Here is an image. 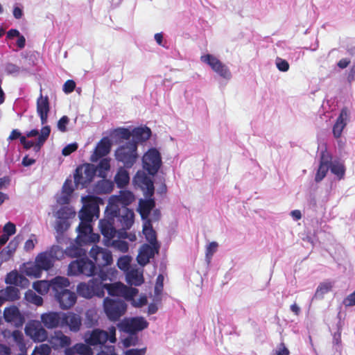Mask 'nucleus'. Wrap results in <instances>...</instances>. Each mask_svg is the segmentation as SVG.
I'll return each instance as SVG.
<instances>
[{
  "mask_svg": "<svg viewBox=\"0 0 355 355\" xmlns=\"http://www.w3.org/2000/svg\"><path fill=\"white\" fill-rule=\"evenodd\" d=\"M50 133L51 127L48 125L43 126L40 130V135L37 137L36 141L34 142L33 141L28 140L27 142L23 145L24 148L30 149L31 148L34 147V150L36 152L39 151L48 139Z\"/></svg>",
  "mask_w": 355,
  "mask_h": 355,
  "instance_id": "19",
  "label": "nucleus"
},
{
  "mask_svg": "<svg viewBox=\"0 0 355 355\" xmlns=\"http://www.w3.org/2000/svg\"><path fill=\"white\" fill-rule=\"evenodd\" d=\"M51 347L48 344H40L36 346L31 355H50Z\"/></svg>",
  "mask_w": 355,
  "mask_h": 355,
  "instance_id": "54",
  "label": "nucleus"
},
{
  "mask_svg": "<svg viewBox=\"0 0 355 355\" xmlns=\"http://www.w3.org/2000/svg\"><path fill=\"white\" fill-rule=\"evenodd\" d=\"M103 308L107 319L116 322L125 313L128 304L122 299L107 297L103 300Z\"/></svg>",
  "mask_w": 355,
  "mask_h": 355,
  "instance_id": "3",
  "label": "nucleus"
},
{
  "mask_svg": "<svg viewBox=\"0 0 355 355\" xmlns=\"http://www.w3.org/2000/svg\"><path fill=\"white\" fill-rule=\"evenodd\" d=\"M87 250L84 249L79 243L72 244L64 250L65 254L71 258L80 259L87 256Z\"/></svg>",
  "mask_w": 355,
  "mask_h": 355,
  "instance_id": "28",
  "label": "nucleus"
},
{
  "mask_svg": "<svg viewBox=\"0 0 355 355\" xmlns=\"http://www.w3.org/2000/svg\"><path fill=\"white\" fill-rule=\"evenodd\" d=\"M107 231L103 230L101 232L103 236V243L107 247H111L115 250L121 252H127L129 250V243L119 239H114V230H111L110 225L107 224Z\"/></svg>",
  "mask_w": 355,
  "mask_h": 355,
  "instance_id": "10",
  "label": "nucleus"
},
{
  "mask_svg": "<svg viewBox=\"0 0 355 355\" xmlns=\"http://www.w3.org/2000/svg\"><path fill=\"white\" fill-rule=\"evenodd\" d=\"M86 263L81 275L92 277H97L101 280H107L109 274L112 273V271H105L103 266H98V263H94L89 258L86 260Z\"/></svg>",
  "mask_w": 355,
  "mask_h": 355,
  "instance_id": "13",
  "label": "nucleus"
},
{
  "mask_svg": "<svg viewBox=\"0 0 355 355\" xmlns=\"http://www.w3.org/2000/svg\"><path fill=\"white\" fill-rule=\"evenodd\" d=\"M329 170V166L319 164L318 168L315 176V181L316 182H320V181H322L326 176Z\"/></svg>",
  "mask_w": 355,
  "mask_h": 355,
  "instance_id": "60",
  "label": "nucleus"
},
{
  "mask_svg": "<svg viewBox=\"0 0 355 355\" xmlns=\"http://www.w3.org/2000/svg\"><path fill=\"white\" fill-rule=\"evenodd\" d=\"M46 251L49 252L50 255H51L52 259L55 261V260L61 259L64 257V254H65L64 251L62 250V248L58 245H52L49 250Z\"/></svg>",
  "mask_w": 355,
  "mask_h": 355,
  "instance_id": "51",
  "label": "nucleus"
},
{
  "mask_svg": "<svg viewBox=\"0 0 355 355\" xmlns=\"http://www.w3.org/2000/svg\"><path fill=\"white\" fill-rule=\"evenodd\" d=\"M200 59L222 78L227 81L232 78V75L229 67L214 55L207 53L202 55Z\"/></svg>",
  "mask_w": 355,
  "mask_h": 355,
  "instance_id": "9",
  "label": "nucleus"
},
{
  "mask_svg": "<svg viewBox=\"0 0 355 355\" xmlns=\"http://www.w3.org/2000/svg\"><path fill=\"white\" fill-rule=\"evenodd\" d=\"M65 318V313L62 311H48L42 313L40 317L41 322L49 329L63 328V324L66 322Z\"/></svg>",
  "mask_w": 355,
  "mask_h": 355,
  "instance_id": "11",
  "label": "nucleus"
},
{
  "mask_svg": "<svg viewBox=\"0 0 355 355\" xmlns=\"http://www.w3.org/2000/svg\"><path fill=\"white\" fill-rule=\"evenodd\" d=\"M55 300L62 310H67L72 307L77 301L76 294L69 289L58 293Z\"/></svg>",
  "mask_w": 355,
  "mask_h": 355,
  "instance_id": "16",
  "label": "nucleus"
},
{
  "mask_svg": "<svg viewBox=\"0 0 355 355\" xmlns=\"http://www.w3.org/2000/svg\"><path fill=\"white\" fill-rule=\"evenodd\" d=\"M112 200L110 199L109 205L106 207L105 218L99 220L98 227L101 232H103L104 230L107 231V224L110 225L111 230H114V220L120 215L121 209L117 205H110Z\"/></svg>",
  "mask_w": 355,
  "mask_h": 355,
  "instance_id": "14",
  "label": "nucleus"
},
{
  "mask_svg": "<svg viewBox=\"0 0 355 355\" xmlns=\"http://www.w3.org/2000/svg\"><path fill=\"white\" fill-rule=\"evenodd\" d=\"M95 166L96 167L97 176L104 179L110 170V159L109 158H102Z\"/></svg>",
  "mask_w": 355,
  "mask_h": 355,
  "instance_id": "31",
  "label": "nucleus"
},
{
  "mask_svg": "<svg viewBox=\"0 0 355 355\" xmlns=\"http://www.w3.org/2000/svg\"><path fill=\"white\" fill-rule=\"evenodd\" d=\"M50 288L54 293V297L61 291H64L70 286V282L67 277L56 276L49 280Z\"/></svg>",
  "mask_w": 355,
  "mask_h": 355,
  "instance_id": "22",
  "label": "nucleus"
},
{
  "mask_svg": "<svg viewBox=\"0 0 355 355\" xmlns=\"http://www.w3.org/2000/svg\"><path fill=\"white\" fill-rule=\"evenodd\" d=\"M130 261H131V257L130 256H128V255L121 256L118 259L117 262H116V266L120 270H121L123 271H125L130 266Z\"/></svg>",
  "mask_w": 355,
  "mask_h": 355,
  "instance_id": "57",
  "label": "nucleus"
},
{
  "mask_svg": "<svg viewBox=\"0 0 355 355\" xmlns=\"http://www.w3.org/2000/svg\"><path fill=\"white\" fill-rule=\"evenodd\" d=\"M104 281L99 278H92L87 283L81 282L77 286V293L80 296L87 299H91L94 296L103 297L105 290L110 294L109 284H104Z\"/></svg>",
  "mask_w": 355,
  "mask_h": 355,
  "instance_id": "2",
  "label": "nucleus"
},
{
  "mask_svg": "<svg viewBox=\"0 0 355 355\" xmlns=\"http://www.w3.org/2000/svg\"><path fill=\"white\" fill-rule=\"evenodd\" d=\"M349 118V112L347 107H343L333 125L332 132L334 138L339 139L341 137L344 128L347 125Z\"/></svg>",
  "mask_w": 355,
  "mask_h": 355,
  "instance_id": "18",
  "label": "nucleus"
},
{
  "mask_svg": "<svg viewBox=\"0 0 355 355\" xmlns=\"http://www.w3.org/2000/svg\"><path fill=\"white\" fill-rule=\"evenodd\" d=\"M334 162L331 154L327 150H322L320 153V162L319 164L330 166Z\"/></svg>",
  "mask_w": 355,
  "mask_h": 355,
  "instance_id": "53",
  "label": "nucleus"
},
{
  "mask_svg": "<svg viewBox=\"0 0 355 355\" xmlns=\"http://www.w3.org/2000/svg\"><path fill=\"white\" fill-rule=\"evenodd\" d=\"M114 187V182L110 180L104 179L96 184V189L101 193H110Z\"/></svg>",
  "mask_w": 355,
  "mask_h": 355,
  "instance_id": "39",
  "label": "nucleus"
},
{
  "mask_svg": "<svg viewBox=\"0 0 355 355\" xmlns=\"http://www.w3.org/2000/svg\"><path fill=\"white\" fill-rule=\"evenodd\" d=\"M333 345L336 351L341 349V329L339 327L337 332H335L333 336Z\"/></svg>",
  "mask_w": 355,
  "mask_h": 355,
  "instance_id": "62",
  "label": "nucleus"
},
{
  "mask_svg": "<svg viewBox=\"0 0 355 355\" xmlns=\"http://www.w3.org/2000/svg\"><path fill=\"white\" fill-rule=\"evenodd\" d=\"M137 149L132 142L126 141L115 150V159L118 162L122 163L125 168H131L139 157Z\"/></svg>",
  "mask_w": 355,
  "mask_h": 355,
  "instance_id": "4",
  "label": "nucleus"
},
{
  "mask_svg": "<svg viewBox=\"0 0 355 355\" xmlns=\"http://www.w3.org/2000/svg\"><path fill=\"white\" fill-rule=\"evenodd\" d=\"M103 250V248L99 247L97 245H93L89 251V256L94 263H98L100 261V257Z\"/></svg>",
  "mask_w": 355,
  "mask_h": 355,
  "instance_id": "59",
  "label": "nucleus"
},
{
  "mask_svg": "<svg viewBox=\"0 0 355 355\" xmlns=\"http://www.w3.org/2000/svg\"><path fill=\"white\" fill-rule=\"evenodd\" d=\"M92 347L87 344H83L81 343H76L73 345V349L78 355H93L94 352L92 348Z\"/></svg>",
  "mask_w": 355,
  "mask_h": 355,
  "instance_id": "47",
  "label": "nucleus"
},
{
  "mask_svg": "<svg viewBox=\"0 0 355 355\" xmlns=\"http://www.w3.org/2000/svg\"><path fill=\"white\" fill-rule=\"evenodd\" d=\"M112 142L107 137H103L97 144L96 150L100 155L106 156L111 150Z\"/></svg>",
  "mask_w": 355,
  "mask_h": 355,
  "instance_id": "37",
  "label": "nucleus"
},
{
  "mask_svg": "<svg viewBox=\"0 0 355 355\" xmlns=\"http://www.w3.org/2000/svg\"><path fill=\"white\" fill-rule=\"evenodd\" d=\"M98 315L97 311L94 309H89L85 313L84 324L87 328L94 327L98 324Z\"/></svg>",
  "mask_w": 355,
  "mask_h": 355,
  "instance_id": "29",
  "label": "nucleus"
},
{
  "mask_svg": "<svg viewBox=\"0 0 355 355\" xmlns=\"http://www.w3.org/2000/svg\"><path fill=\"white\" fill-rule=\"evenodd\" d=\"M148 321L144 317L125 318L117 324L120 331L130 336H135L139 331L146 329Z\"/></svg>",
  "mask_w": 355,
  "mask_h": 355,
  "instance_id": "6",
  "label": "nucleus"
},
{
  "mask_svg": "<svg viewBox=\"0 0 355 355\" xmlns=\"http://www.w3.org/2000/svg\"><path fill=\"white\" fill-rule=\"evenodd\" d=\"M329 170L339 180L344 178L346 168L344 164L340 161L334 159V162L329 166Z\"/></svg>",
  "mask_w": 355,
  "mask_h": 355,
  "instance_id": "33",
  "label": "nucleus"
},
{
  "mask_svg": "<svg viewBox=\"0 0 355 355\" xmlns=\"http://www.w3.org/2000/svg\"><path fill=\"white\" fill-rule=\"evenodd\" d=\"M66 322L63 324V328L67 327L72 332H78L82 326V318L77 313L71 311L65 313Z\"/></svg>",
  "mask_w": 355,
  "mask_h": 355,
  "instance_id": "21",
  "label": "nucleus"
},
{
  "mask_svg": "<svg viewBox=\"0 0 355 355\" xmlns=\"http://www.w3.org/2000/svg\"><path fill=\"white\" fill-rule=\"evenodd\" d=\"M73 190L74 189L73 187L72 181L69 179H67L62 186L63 195L58 202L62 204L69 203V198L72 193L73 192Z\"/></svg>",
  "mask_w": 355,
  "mask_h": 355,
  "instance_id": "35",
  "label": "nucleus"
},
{
  "mask_svg": "<svg viewBox=\"0 0 355 355\" xmlns=\"http://www.w3.org/2000/svg\"><path fill=\"white\" fill-rule=\"evenodd\" d=\"M117 220L125 229H130L135 221L134 211L128 207H123Z\"/></svg>",
  "mask_w": 355,
  "mask_h": 355,
  "instance_id": "24",
  "label": "nucleus"
},
{
  "mask_svg": "<svg viewBox=\"0 0 355 355\" xmlns=\"http://www.w3.org/2000/svg\"><path fill=\"white\" fill-rule=\"evenodd\" d=\"M111 199H115L116 202L122 205L123 207H127L135 199L134 193L129 190H121L119 196H114Z\"/></svg>",
  "mask_w": 355,
  "mask_h": 355,
  "instance_id": "27",
  "label": "nucleus"
},
{
  "mask_svg": "<svg viewBox=\"0 0 355 355\" xmlns=\"http://www.w3.org/2000/svg\"><path fill=\"white\" fill-rule=\"evenodd\" d=\"M160 245L144 243L139 250L137 261L140 266L144 267L150 263L156 254L159 252Z\"/></svg>",
  "mask_w": 355,
  "mask_h": 355,
  "instance_id": "12",
  "label": "nucleus"
},
{
  "mask_svg": "<svg viewBox=\"0 0 355 355\" xmlns=\"http://www.w3.org/2000/svg\"><path fill=\"white\" fill-rule=\"evenodd\" d=\"M99 208L95 204L84 205L78 213L80 220L92 223L94 216L98 217Z\"/></svg>",
  "mask_w": 355,
  "mask_h": 355,
  "instance_id": "20",
  "label": "nucleus"
},
{
  "mask_svg": "<svg viewBox=\"0 0 355 355\" xmlns=\"http://www.w3.org/2000/svg\"><path fill=\"white\" fill-rule=\"evenodd\" d=\"M100 258L103 260V263H100L98 261V266H103L105 271H112V273L109 274V279L110 280H112L113 277H114L115 274L116 272V270L112 268H108L107 266H110L113 263V257H112V253L110 250L104 248L103 252L101 253V255Z\"/></svg>",
  "mask_w": 355,
  "mask_h": 355,
  "instance_id": "26",
  "label": "nucleus"
},
{
  "mask_svg": "<svg viewBox=\"0 0 355 355\" xmlns=\"http://www.w3.org/2000/svg\"><path fill=\"white\" fill-rule=\"evenodd\" d=\"M3 70L7 75L12 76H17L20 72H30L29 67H19L10 62L3 64Z\"/></svg>",
  "mask_w": 355,
  "mask_h": 355,
  "instance_id": "30",
  "label": "nucleus"
},
{
  "mask_svg": "<svg viewBox=\"0 0 355 355\" xmlns=\"http://www.w3.org/2000/svg\"><path fill=\"white\" fill-rule=\"evenodd\" d=\"M127 169L128 168L120 166L114 178V182L119 189L125 188L130 182V173Z\"/></svg>",
  "mask_w": 355,
  "mask_h": 355,
  "instance_id": "23",
  "label": "nucleus"
},
{
  "mask_svg": "<svg viewBox=\"0 0 355 355\" xmlns=\"http://www.w3.org/2000/svg\"><path fill=\"white\" fill-rule=\"evenodd\" d=\"M21 55L22 58H25L27 61V64L24 67H29L30 72H31V68L33 67L35 64L36 56L34 53H21Z\"/></svg>",
  "mask_w": 355,
  "mask_h": 355,
  "instance_id": "61",
  "label": "nucleus"
},
{
  "mask_svg": "<svg viewBox=\"0 0 355 355\" xmlns=\"http://www.w3.org/2000/svg\"><path fill=\"white\" fill-rule=\"evenodd\" d=\"M69 227V223L68 220H58L56 223L55 225V230L58 233V236H56L57 242L60 243H61V237L63 236V234L64 232H66L68 228Z\"/></svg>",
  "mask_w": 355,
  "mask_h": 355,
  "instance_id": "45",
  "label": "nucleus"
},
{
  "mask_svg": "<svg viewBox=\"0 0 355 355\" xmlns=\"http://www.w3.org/2000/svg\"><path fill=\"white\" fill-rule=\"evenodd\" d=\"M275 64L277 69L281 72H287L290 69L288 62L279 57L275 58Z\"/></svg>",
  "mask_w": 355,
  "mask_h": 355,
  "instance_id": "58",
  "label": "nucleus"
},
{
  "mask_svg": "<svg viewBox=\"0 0 355 355\" xmlns=\"http://www.w3.org/2000/svg\"><path fill=\"white\" fill-rule=\"evenodd\" d=\"M126 280L129 284H133L136 286H139L144 283L143 276L137 274L128 275Z\"/></svg>",
  "mask_w": 355,
  "mask_h": 355,
  "instance_id": "56",
  "label": "nucleus"
},
{
  "mask_svg": "<svg viewBox=\"0 0 355 355\" xmlns=\"http://www.w3.org/2000/svg\"><path fill=\"white\" fill-rule=\"evenodd\" d=\"M5 302H14L20 299V291L16 287L7 286L4 291Z\"/></svg>",
  "mask_w": 355,
  "mask_h": 355,
  "instance_id": "38",
  "label": "nucleus"
},
{
  "mask_svg": "<svg viewBox=\"0 0 355 355\" xmlns=\"http://www.w3.org/2000/svg\"><path fill=\"white\" fill-rule=\"evenodd\" d=\"M19 279L28 282L26 278L22 277L17 271L13 270L6 275L5 282L9 285L17 286L19 285Z\"/></svg>",
  "mask_w": 355,
  "mask_h": 355,
  "instance_id": "44",
  "label": "nucleus"
},
{
  "mask_svg": "<svg viewBox=\"0 0 355 355\" xmlns=\"http://www.w3.org/2000/svg\"><path fill=\"white\" fill-rule=\"evenodd\" d=\"M85 342L94 349L105 347L107 341L105 331L101 329H94L92 331L85 333L84 336Z\"/></svg>",
  "mask_w": 355,
  "mask_h": 355,
  "instance_id": "15",
  "label": "nucleus"
},
{
  "mask_svg": "<svg viewBox=\"0 0 355 355\" xmlns=\"http://www.w3.org/2000/svg\"><path fill=\"white\" fill-rule=\"evenodd\" d=\"M142 167L148 175L155 176L162 166L160 152L156 148H149L143 155Z\"/></svg>",
  "mask_w": 355,
  "mask_h": 355,
  "instance_id": "5",
  "label": "nucleus"
},
{
  "mask_svg": "<svg viewBox=\"0 0 355 355\" xmlns=\"http://www.w3.org/2000/svg\"><path fill=\"white\" fill-rule=\"evenodd\" d=\"M24 299L30 302L33 303L37 306H41L43 304V299L40 295H37L34 291L32 290H28L25 293Z\"/></svg>",
  "mask_w": 355,
  "mask_h": 355,
  "instance_id": "50",
  "label": "nucleus"
},
{
  "mask_svg": "<svg viewBox=\"0 0 355 355\" xmlns=\"http://www.w3.org/2000/svg\"><path fill=\"white\" fill-rule=\"evenodd\" d=\"M164 287V276L159 274L156 279V284L154 288L155 297L153 301L161 302V294Z\"/></svg>",
  "mask_w": 355,
  "mask_h": 355,
  "instance_id": "48",
  "label": "nucleus"
},
{
  "mask_svg": "<svg viewBox=\"0 0 355 355\" xmlns=\"http://www.w3.org/2000/svg\"><path fill=\"white\" fill-rule=\"evenodd\" d=\"M132 130L129 128H117L114 129L112 132V136L115 139L130 141L132 137Z\"/></svg>",
  "mask_w": 355,
  "mask_h": 355,
  "instance_id": "36",
  "label": "nucleus"
},
{
  "mask_svg": "<svg viewBox=\"0 0 355 355\" xmlns=\"http://www.w3.org/2000/svg\"><path fill=\"white\" fill-rule=\"evenodd\" d=\"M73 214V212L67 207H61L56 213L58 219L64 220H67Z\"/></svg>",
  "mask_w": 355,
  "mask_h": 355,
  "instance_id": "55",
  "label": "nucleus"
},
{
  "mask_svg": "<svg viewBox=\"0 0 355 355\" xmlns=\"http://www.w3.org/2000/svg\"><path fill=\"white\" fill-rule=\"evenodd\" d=\"M132 139L128 141L132 142L138 148L139 144H142L150 139L152 131L150 128L146 125L138 126L132 130Z\"/></svg>",
  "mask_w": 355,
  "mask_h": 355,
  "instance_id": "17",
  "label": "nucleus"
},
{
  "mask_svg": "<svg viewBox=\"0 0 355 355\" xmlns=\"http://www.w3.org/2000/svg\"><path fill=\"white\" fill-rule=\"evenodd\" d=\"M84 174L85 175L87 186L94 180L95 176L97 175L96 167L93 164L87 163L84 165Z\"/></svg>",
  "mask_w": 355,
  "mask_h": 355,
  "instance_id": "41",
  "label": "nucleus"
},
{
  "mask_svg": "<svg viewBox=\"0 0 355 355\" xmlns=\"http://www.w3.org/2000/svg\"><path fill=\"white\" fill-rule=\"evenodd\" d=\"M33 288L39 294L44 295L46 294L50 288V283L49 281H41L38 280L33 284Z\"/></svg>",
  "mask_w": 355,
  "mask_h": 355,
  "instance_id": "46",
  "label": "nucleus"
},
{
  "mask_svg": "<svg viewBox=\"0 0 355 355\" xmlns=\"http://www.w3.org/2000/svg\"><path fill=\"white\" fill-rule=\"evenodd\" d=\"M153 208H148L147 211L144 209H137L143 221V234L148 243L160 245L157 240L156 231L153 229L152 220H150V212Z\"/></svg>",
  "mask_w": 355,
  "mask_h": 355,
  "instance_id": "8",
  "label": "nucleus"
},
{
  "mask_svg": "<svg viewBox=\"0 0 355 355\" xmlns=\"http://www.w3.org/2000/svg\"><path fill=\"white\" fill-rule=\"evenodd\" d=\"M50 111V105L48 96L43 98L42 94L37 101V114L49 113Z\"/></svg>",
  "mask_w": 355,
  "mask_h": 355,
  "instance_id": "42",
  "label": "nucleus"
},
{
  "mask_svg": "<svg viewBox=\"0 0 355 355\" xmlns=\"http://www.w3.org/2000/svg\"><path fill=\"white\" fill-rule=\"evenodd\" d=\"M134 182L137 184L144 191V198L139 201L137 209L154 208L156 205L155 199L153 197L155 186L152 178L144 173L137 172L134 178Z\"/></svg>",
  "mask_w": 355,
  "mask_h": 355,
  "instance_id": "1",
  "label": "nucleus"
},
{
  "mask_svg": "<svg viewBox=\"0 0 355 355\" xmlns=\"http://www.w3.org/2000/svg\"><path fill=\"white\" fill-rule=\"evenodd\" d=\"M55 261L46 251L40 252L35 258V265L29 268L27 275L39 277L42 270L48 271L54 265Z\"/></svg>",
  "mask_w": 355,
  "mask_h": 355,
  "instance_id": "7",
  "label": "nucleus"
},
{
  "mask_svg": "<svg viewBox=\"0 0 355 355\" xmlns=\"http://www.w3.org/2000/svg\"><path fill=\"white\" fill-rule=\"evenodd\" d=\"M101 236L98 233L93 232L92 230L84 238H83L78 243L84 245H96L99 242Z\"/></svg>",
  "mask_w": 355,
  "mask_h": 355,
  "instance_id": "49",
  "label": "nucleus"
},
{
  "mask_svg": "<svg viewBox=\"0 0 355 355\" xmlns=\"http://www.w3.org/2000/svg\"><path fill=\"white\" fill-rule=\"evenodd\" d=\"M88 259L87 255L80 259H76L72 261L68 266L67 274L69 276H78L83 272V270L86 263V260Z\"/></svg>",
  "mask_w": 355,
  "mask_h": 355,
  "instance_id": "25",
  "label": "nucleus"
},
{
  "mask_svg": "<svg viewBox=\"0 0 355 355\" xmlns=\"http://www.w3.org/2000/svg\"><path fill=\"white\" fill-rule=\"evenodd\" d=\"M83 166H78L75 169L74 173H73V179H74V184L76 187V189H84L87 188V184L85 182L86 181V178L83 177Z\"/></svg>",
  "mask_w": 355,
  "mask_h": 355,
  "instance_id": "32",
  "label": "nucleus"
},
{
  "mask_svg": "<svg viewBox=\"0 0 355 355\" xmlns=\"http://www.w3.org/2000/svg\"><path fill=\"white\" fill-rule=\"evenodd\" d=\"M16 233V226L15 225L9 221L4 225L3 228V234L7 235L9 238L14 235Z\"/></svg>",
  "mask_w": 355,
  "mask_h": 355,
  "instance_id": "63",
  "label": "nucleus"
},
{
  "mask_svg": "<svg viewBox=\"0 0 355 355\" xmlns=\"http://www.w3.org/2000/svg\"><path fill=\"white\" fill-rule=\"evenodd\" d=\"M92 230V223L80 220V223L76 228L78 232V243L84 238Z\"/></svg>",
  "mask_w": 355,
  "mask_h": 355,
  "instance_id": "40",
  "label": "nucleus"
},
{
  "mask_svg": "<svg viewBox=\"0 0 355 355\" xmlns=\"http://www.w3.org/2000/svg\"><path fill=\"white\" fill-rule=\"evenodd\" d=\"M332 288V284L329 282L320 283L316 288L314 295L311 298V302L314 300H322L324 295L329 293Z\"/></svg>",
  "mask_w": 355,
  "mask_h": 355,
  "instance_id": "34",
  "label": "nucleus"
},
{
  "mask_svg": "<svg viewBox=\"0 0 355 355\" xmlns=\"http://www.w3.org/2000/svg\"><path fill=\"white\" fill-rule=\"evenodd\" d=\"M69 123V119L67 116H62L58 121L57 128L62 132H65L67 131V126Z\"/></svg>",
  "mask_w": 355,
  "mask_h": 355,
  "instance_id": "64",
  "label": "nucleus"
},
{
  "mask_svg": "<svg viewBox=\"0 0 355 355\" xmlns=\"http://www.w3.org/2000/svg\"><path fill=\"white\" fill-rule=\"evenodd\" d=\"M17 246V243L14 241H12L9 243L7 248L8 250H3L0 252V264L3 262L8 261L11 256L14 254Z\"/></svg>",
  "mask_w": 355,
  "mask_h": 355,
  "instance_id": "43",
  "label": "nucleus"
},
{
  "mask_svg": "<svg viewBox=\"0 0 355 355\" xmlns=\"http://www.w3.org/2000/svg\"><path fill=\"white\" fill-rule=\"evenodd\" d=\"M19 311V309L15 305L5 308L3 311V318L5 321L7 322H11V321L13 320V318L15 317Z\"/></svg>",
  "mask_w": 355,
  "mask_h": 355,
  "instance_id": "52",
  "label": "nucleus"
}]
</instances>
